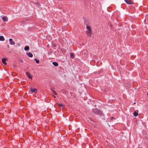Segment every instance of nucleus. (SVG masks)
Here are the masks:
<instances>
[{
  "mask_svg": "<svg viewBox=\"0 0 148 148\" xmlns=\"http://www.w3.org/2000/svg\"><path fill=\"white\" fill-rule=\"evenodd\" d=\"M92 112L98 115H101L102 114L101 111L99 109L94 108L92 110Z\"/></svg>",
  "mask_w": 148,
  "mask_h": 148,
  "instance_id": "1",
  "label": "nucleus"
},
{
  "mask_svg": "<svg viewBox=\"0 0 148 148\" xmlns=\"http://www.w3.org/2000/svg\"><path fill=\"white\" fill-rule=\"evenodd\" d=\"M91 30H87L86 31V33L88 36L90 37L91 36Z\"/></svg>",
  "mask_w": 148,
  "mask_h": 148,
  "instance_id": "2",
  "label": "nucleus"
},
{
  "mask_svg": "<svg viewBox=\"0 0 148 148\" xmlns=\"http://www.w3.org/2000/svg\"><path fill=\"white\" fill-rule=\"evenodd\" d=\"M9 41L10 42V45H14L15 44V42L13 41L12 39L10 38Z\"/></svg>",
  "mask_w": 148,
  "mask_h": 148,
  "instance_id": "3",
  "label": "nucleus"
},
{
  "mask_svg": "<svg viewBox=\"0 0 148 148\" xmlns=\"http://www.w3.org/2000/svg\"><path fill=\"white\" fill-rule=\"evenodd\" d=\"M30 90L33 93H36L37 91V89L34 88H30Z\"/></svg>",
  "mask_w": 148,
  "mask_h": 148,
  "instance_id": "4",
  "label": "nucleus"
},
{
  "mask_svg": "<svg viewBox=\"0 0 148 148\" xmlns=\"http://www.w3.org/2000/svg\"><path fill=\"white\" fill-rule=\"evenodd\" d=\"M125 2L128 4H133V2L131 0H124Z\"/></svg>",
  "mask_w": 148,
  "mask_h": 148,
  "instance_id": "5",
  "label": "nucleus"
},
{
  "mask_svg": "<svg viewBox=\"0 0 148 148\" xmlns=\"http://www.w3.org/2000/svg\"><path fill=\"white\" fill-rule=\"evenodd\" d=\"M26 54L30 58H32L33 56V54L31 52L27 53Z\"/></svg>",
  "mask_w": 148,
  "mask_h": 148,
  "instance_id": "6",
  "label": "nucleus"
},
{
  "mask_svg": "<svg viewBox=\"0 0 148 148\" xmlns=\"http://www.w3.org/2000/svg\"><path fill=\"white\" fill-rule=\"evenodd\" d=\"M2 20L3 21L6 22L8 21V18L6 16H4L2 18Z\"/></svg>",
  "mask_w": 148,
  "mask_h": 148,
  "instance_id": "7",
  "label": "nucleus"
},
{
  "mask_svg": "<svg viewBox=\"0 0 148 148\" xmlns=\"http://www.w3.org/2000/svg\"><path fill=\"white\" fill-rule=\"evenodd\" d=\"M26 75L29 78L32 79V77L31 76L30 74L28 72H27L26 73Z\"/></svg>",
  "mask_w": 148,
  "mask_h": 148,
  "instance_id": "8",
  "label": "nucleus"
},
{
  "mask_svg": "<svg viewBox=\"0 0 148 148\" xmlns=\"http://www.w3.org/2000/svg\"><path fill=\"white\" fill-rule=\"evenodd\" d=\"M24 49L25 51H28L29 50V47L28 46H27L24 47Z\"/></svg>",
  "mask_w": 148,
  "mask_h": 148,
  "instance_id": "9",
  "label": "nucleus"
},
{
  "mask_svg": "<svg viewBox=\"0 0 148 148\" xmlns=\"http://www.w3.org/2000/svg\"><path fill=\"white\" fill-rule=\"evenodd\" d=\"M58 106L60 107H61L63 108H64L65 106L62 103L59 104Z\"/></svg>",
  "mask_w": 148,
  "mask_h": 148,
  "instance_id": "10",
  "label": "nucleus"
},
{
  "mask_svg": "<svg viewBox=\"0 0 148 148\" xmlns=\"http://www.w3.org/2000/svg\"><path fill=\"white\" fill-rule=\"evenodd\" d=\"M2 62L3 63V64L6 65L7 64L6 62H5L6 60L4 58H3L2 59Z\"/></svg>",
  "mask_w": 148,
  "mask_h": 148,
  "instance_id": "11",
  "label": "nucleus"
},
{
  "mask_svg": "<svg viewBox=\"0 0 148 148\" xmlns=\"http://www.w3.org/2000/svg\"><path fill=\"white\" fill-rule=\"evenodd\" d=\"M82 53L83 55H85L87 53V51L86 50H83L82 51Z\"/></svg>",
  "mask_w": 148,
  "mask_h": 148,
  "instance_id": "12",
  "label": "nucleus"
},
{
  "mask_svg": "<svg viewBox=\"0 0 148 148\" xmlns=\"http://www.w3.org/2000/svg\"><path fill=\"white\" fill-rule=\"evenodd\" d=\"M4 38L3 36H0V40L1 41H4Z\"/></svg>",
  "mask_w": 148,
  "mask_h": 148,
  "instance_id": "13",
  "label": "nucleus"
},
{
  "mask_svg": "<svg viewBox=\"0 0 148 148\" xmlns=\"http://www.w3.org/2000/svg\"><path fill=\"white\" fill-rule=\"evenodd\" d=\"M55 66H57L58 65V64L56 62H54L52 63Z\"/></svg>",
  "mask_w": 148,
  "mask_h": 148,
  "instance_id": "14",
  "label": "nucleus"
},
{
  "mask_svg": "<svg viewBox=\"0 0 148 148\" xmlns=\"http://www.w3.org/2000/svg\"><path fill=\"white\" fill-rule=\"evenodd\" d=\"M86 28L88 29V30H91V27L90 26H89L87 25H86Z\"/></svg>",
  "mask_w": 148,
  "mask_h": 148,
  "instance_id": "15",
  "label": "nucleus"
},
{
  "mask_svg": "<svg viewBox=\"0 0 148 148\" xmlns=\"http://www.w3.org/2000/svg\"><path fill=\"white\" fill-rule=\"evenodd\" d=\"M133 114L135 116H136L138 115V113L136 112H135Z\"/></svg>",
  "mask_w": 148,
  "mask_h": 148,
  "instance_id": "16",
  "label": "nucleus"
},
{
  "mask_svg": "<svg viewBox=\"0 0 148 148\" xmlns=\"http://www.w3.org/2000/svg\"><path fill=\"white\" fill-rule=\"evenodd\" d=\"M70 56L72 58H74V54L72 53H70Z\"/></svg>",
  "mask_w": 148,
  "mask_h": 148,
  "instance_id": "17",
  "label": "nucleus"
},
{
  "mask_svg": "<svg viewBox=\"0 0 148 148\" xmlns=\"http://www.w3.org/2000/svg\"><path fill=\"white\" fill-rule=\"evenodd\" d=\"M34 60L36 61V62L38 64L39 63V60H37L35 58L34 59Z\"/></svg>",
  "mask_w": 148,
  "mask_h": 148,
  "instance_id": "18",
  "label": "nucleus"
},
{
  "mask_svg": "<svg viewBox=\"0 0 148 148\" xmlns=\"http://www.w3.org/2000/svg\"><path fill=\"white\" fill-rule=\"evenodd\" d=\"M53 92V93L56 95H57V93L56 92H55V91H54V90H52Z\"/></svg>",
  "mask_w": 148,
  "mask_h": 148,
  "instance_id": "19",
  "label": "nucleus"
},
{
  "mask_svg": "<svg viewBox=\"0 0 148 148\" xmlns=\"http://www.w3.org/2000/svg\"><path fill=\"white\" fill-rule=\"evenodd\" d=\"M114 119V117H112L111 118V119L112 120V119Z\"/></svg>",
  "mask_w": 148,
  "mask_h": 148,
  "instance_id": "20",
  "label": "nucleus"
},
{
  "mask_svg": "<svg viewBox=\"0 0 148 148\" xmlns=\"http://www.w3.org/2000/svg\"><path fill=\"white\" fill-rule=\"evenodd\" d=\"M53 97H54V98H55V97H55V96H54V95H53Z\"/></svg>",
  "mask_w": 148,
  "mask_h": 148,
  "instance_id": "21",
  "label": "nucleus"
},
{
  "mask_svg": "<svg viewBox=\"0 0 148 148\" xmlns=\"http://www.w3.org/2000/svg\"><path fill=\"white\" fill-rule=\"evenodd\" d=\"M48 46H49V45H47V47H48Z\"/></svg>",
  "mask_w": 148,
  "mask_h": 148,
  "instance_id": "22",
  "label": "nucleus"
},
{
  "mask_svg": "<svg viewBox=\"0 0 148 148\" xmlns=\"http://www.w3.org/2000/svg\"><path fill=\"white\" fill-rule=\"evenodd\" d=\"M8 47H9V45H8Z\"/></svg>",
  "mask_w": 148,
  "mask_h": 148,
  "instance_id": "23",
  "label": "nucleus"
}]
</instances>
